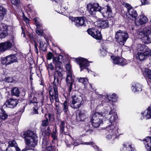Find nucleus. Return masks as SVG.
Segmentation results:
<instances>
[{
  "mask_svg": "<svg viewBox=\"0 0 151 151\" xmlns=\"http://www.w3.org/2000/svg\"><path fill=\"white\" fill-rule=\"evenodd\" d=\"M109 114L112 115L109 119V125L106 127V130L108 132L106 137L107 139H112L114 140L117 137L118 133V128L115 123L117 119V116L114 109H111Z\"/></svg>",
  "mask_w": 151,
  "mask_h": 151,
  "instance_id": "obj_1",
  "label": "nucleus"
},
{
  "mask_svg": "<svg viewBox=\"0 0 151 151\" xmlns=\"http://www.w3.org/2000/svg\"><path fill=\"white\" fill-rule=\"evenodd\" d=\"M87 10L91 14H95L96 12L98 11L100 12L105 18H109L112 16L111 8L108 5L104 8L100 6L97 3L89 4L87 6Z\"/></svg>",
  "mask_w": 151,
  "mask_h": 151,
  "instance_id": "obj_2",
  "label": "nucleus"
},
{
  "mask_svg": "<svg viewBox=\"0 0 151 151\" xmlns=\"http://www.w3.org/2000/svg\"><path fill=\"white\" fill-rule=\"evenodd\" d=\"M21 136L24 139L25 143L29 149H31L37 145V137L34 132L29 130L23 132Z\"/></svg>",
  "mask_w": 151,
  "mask_h": 151,
  "instance_id": "obj_3",
  "label": "nucleus"
},
{
  "mask_svg": "<svg viewBox=\"0 0 151 151\" xmlns=\"http://www.w3.org/2000/svg\"><path fill=\"white\" fill-rule=\"evenodd\" d=\"M137 58L140 61H143L151 56V50L145 45L139 44L136 47Z\"/></svg>",
  "mask_w": 151,
  "mask_h": 151,
  "instance_id": "obj_4",
  "label": "nucleus"
},
{
  "mask_svg": "<svg viewBox=\"0 0 151 151\" xmlns=\"http://www.w3.org/2000/svg\"><path fill=\"white\" fill-rule=\"evenodd\" d=\"M108 113L107 111L104 113L96 112L95 111H93L91 114V122L93 126L95 128L98 127L99 125L103 124V121L102 119H101L99 117L105 116L106 114Z\"/></svg>",
  "mask_w": 151,
  "mask_h": 151,
  "instance_id": "obj_5",
  "label": "nucleus"
},
{
  "mask_svg": "<svg viewBox=\"0 0 151 151\" xmlns=\"http://www.w3.org/2000/svg\"><path fill=\"white\" fill-rule=\"evenodd\" d=\"M129 37V35L125 31L119 30L116 32L115 38L116 41L121 45H124Z\"/></svg>",
  "mask_w": 151,
  "mask_h": 151,
  "instance_id": "obj_6",
  "label": "nucleus"
},
{
  "mask_svg": "<svg viewBox=\"0 0 151 151\" xmlns=\"http://www.w3.org/2000/svg\"><path fill=\"white\" fill-rule=\"evenodd\" d=\"M70 106L74 109H77L82 105L84 101L82 97L80 96H78L76 95L72 97Z\"/></svg>",
  "mask_w": 151,
  "mask_h": 151,
  "instance_id": "obj_7",
  "label": "nucleus"
},
{
  "mask_svg": "<svg viewBox=\"0 0 151 151\" xmlns=\"http://www.w3.org/2000/svg\"><path fill=\"white\" fill-rule=\"evenodd\" d=\"M62 57V56L60 55L58 57ZM53 63L55 65L56 71L59 76L61 77L62 76L61 71L63 70L62 63L59 61V58L55 57L53 59Z\"/></svg>",
  "mask_w": 151,
  "mask_h": 151,
  "instance_id": "obj_8",
  "label": "nucleus"
},
{
  "mask_svg": "<svg viewBox=\"0 0 151 151\" xmlns=\"http://www.w3.org/2000/svg\"><path fill=\"white\" fill-rule=\"evenodd\" d=\"M50 95V99L52 103L54 102V98L58 97L57 87L56 86H51L48 88Z\"/></svg>",
  "mask_w": 151,
  "mask_h": 151,
  "instance_id": "obj_9",
  "label": "nucleus"
},
{
  "mask_svg": "<svg viewBox=\"0 0 151 151\" xmlns=\"http://www.w3.org/2000/svg\"><path fill=\"white\" fill-rule=\"evenodd\" d=\"M74 76L73 74L72 73L67 72L66 81L68 88V90L70 93L72 89L73 83L74 81Z\"/></svg>",
  "mask_w": 151,
  "mask_h": 151,
  "instance_id": "obj_10",
  "label": "nucleus"
},
{
  "mask_svg": "<svg viewBox=\"0 0 151 151\" xmlns=\"http://www.w3.org/2000/svg\"><path fill=\"white\" fill-rule=\"evenodd\" d=\"M17 61L16 54L11 55L6 57L2 60L1 63L6 65H10Z\"/></svg>",
  "mask_w": 151,
  "mask_h": 151,
  "instance_id": "obj_11",
  "label": "nucleus"
},
{
  "mask_svg": "<svg viewBox=\"0 0 151 151\" xmlns=\"http://www.w3.org/2000/svg\"><path fill=\"white\" fill-rule=\"evenodd\" d=\"M89 34L97 40H100L101 38V32L96 28L90 29L87 30Z\"/></svg>",
  "mask_w": 151,
  "mask_h": 151,
  "instance_id": "obj_12",
  "label": "nucleus"
},
{
  "mask_svg": "<svg viewBox=\"0 0 151 151\" xmlns=\"http://www.w3.org/2000/svg\"><path fill=\"white\" fill-rule=\"evenodd\" d=\"M72 21L74 22L75 24L77 27L85 26L86 25L85 19L83 17H72Z\"/></svg>",
  "mask_w": 151,
  "mask_h": 151,
  "instance_id": "obj_13",
  "label": "nucleus"
},
{
  "mask_svg": "<svg viewBox=\"0 0 151 151\" xmlns=\"http://www.w3.org/2000/svg\"><path fill=\"white\" fill-rule=\"evenodd\" d=\"M77 62L79 65L81 71L84 69H86L88 72H89V70L87 68L89 65V64L87 60L82 58H80L78 59Z\"/></svg>",
  "mask_w": 151,
  "mask_h": 151,
  "instance_id": "obj_14",
  "label": "nucleus"
},
{
  "mask_svg": "<svg viewBox=\"0 0 151 151\" xmlns=\"http://www.w3.org/2000/svg\"><path fill=\"white\" fill-rule=\"evenodd\" d=\"M17 146V144L14 140L10 141L9 142V145L6 149V151H20V149Z\"/></svg>",
  "mask_w": 151,
  "mask_h": 151,
  "instance_id": "obj_15",
  "label": "nucleus"
},
{
  "mask_svg": "<svg viewBox=\"0 0 151 151\" xmlns=\"http://www.w3.org/2000/svg\"><path fill=\"white\" fill-rule=\"evenodd\" d=\"M111 59L112 62L115 64H118L120 65H124L126 64V60L123 58L119 56H113L111 57Z\"/></svg>",
  "mask_w": 151,
  "mask_h": 151,
  "instance_id": "obj_16",
  "label": "nucleus"
},
{
  "mask_svg": "<svg viewBox=\"0 0 151 151\" xmlns=\"http://www.w3.org/2000/svg\"><path fill=\"white\" fill-rule=\"evenodd\" d=\"M8 27L4 24H0V38H4L7 36Z\"/></svg>",
  "mask_w": 151,
  "mask_h": 151,
  "instance_id": "obj_17",
  "label": "nucleus"
},
{
  "mask_svg": "<svg viewBox=\"0 0 151 151\" xmlns=\"http://www.w3.org/2000/svg\"><path fill=\"white\" fill-rule=\"evenodd\" d=\"M12 46L11 42L9 41L0 43V51L4 52L10 48Z\"/></svg>",
  "mask_w": 151,
  "mask_h": 151,
  "instance_id": "obj_18",
  "label": "nucleus"
},
{
  "mask_svg": "<svg viewBox=\"0 0 151 151\" xmlns=\"http://www.w3.org/2000/svg\"><path fill=\"white\" fill-rule=\"evenodd\" d=\"M18 103V101L17 99H11L6 101L5 105L7 107L13 108L16 106Z\"/></svg>",
  "mask_w": 151,
  "mask_h": 151,
  "instance_id": "obj_19",
  "label": "nucleus"
},
{
  "mask_svg": "<svg viewBox=\"0 0 151 151\" xmlns=\"http://www.w3.org/2000/svg\"><path fill=\"white\" fill-rule=\"evenodd\" d=\"M121 151H136L132 146L131 142H128L123 144V147L121 149Z\"/></svg>",
  "mask_w": 151,
  "mask_h": 151,
  "instance_id": "obj_20",
  "label": "nucleus"
},
{
  "mask_svg": "<svg viewBox=\"0 0 151 151\" xmlns=\"http://www.w3.org/2000/svg\"><path fill=\"white\" fill-rule=\"evenodd\" d=\"M30 100V104H33L34 107H33V114H37L38 112L37 111L38 110V106L37 103L38 102L37 101V99L36 97H33L32 99H29Z\"/></svg>",
  "mask_w": 151,
  "mask_h": 151,
  "instance_id": "obj_21",
  "label": "nucleus"
},
{
  "mask_svg": "<svg viewBox=\"0 0 151 151\" xmlns=\"http://www.w3.org/2000/svg\"><path fill=\"white\" fill-rule=\"evenodd\" d=\"M135 21L136 25L138 26L144 24L148 21L147 18L145 16L143 15L139 16Z\"/></svg>",
  "mask_w": 151,
  "mask_h": 151,
  "instance_id": "obj_22",
  "label": "nucleus"
},
{
  "mask_svg": "<svg viewBox=\"0 0 151 151\" xmlns=\"http://www.w3.org/2000/svg\"><path fill=\"white\" fill-rule=\"evenodd\" d=\"M142 87L141 84L136 82L132 83L131 86V90L134 92L141 91L142 90Z\"/></svg>",
  "mask_w": 151,
  "mask_h": 151,
  "instance_id": "obj_23",
  "label": "nucleus"
},
{
  "mask_svg": "<svg viewBox=\"0 0 151 151\" xmlns=\"http://www.w3.org/2000/svg\"><path fill=\"white\" fill-rule=\"evenodd\" d=\"M34 20L35 22L36 25L37 26L36 33L38 35H43V30L42 29V24L40 23L37 21L36 19H34Z\"/></svg>",
  "mask_w": 151,
  "mask_h": 151,
  "instance_id": "obj_24",
  "label": "nucleus"
},
{
  "mask_svg": "<svg viewBox=\"0 0 151 151\" xmlns=\"http://www.w3.org/2000/svg\"><path fill=\"white\" fill-rule=\"evenodd\" d=\"M143 141L147 151H151V137H147Z\"/></svg>",
  "mask_w": 151,
  "mask_h": 151,
  "instance_id": "obj_25",
  "label": "nucleus"
},
{
  "mask_svg": "<svg viewBox=\"0 0 151 151\" xmlns=\"http://www.w3.org/2000/svg\"><path fill=\"white\" fill-rule=\"evenodd\" d=\"M143 116L141 118L142 119L145 118L146 119L151 118V106L148 107L144 112L142 113Z\"/></svg>",
  "mask_w": 151,
  "mask_h": 151,
  "instance_id": "obj_26",
  "label": "nucleus"
},
{
  "mask_svg": "<svg viewBox=\"0 0 151 151\" xmlns=\"http://www.w3.org/2000/svg\"><path fill=\"white\" fill-rule=\"evenodd\" d=\"M129 16L128 18L133 20H135L138 15L136 11L133 9H131L128 11Z\"/></svg>",
  "mask_w": 151,
  "mask_h": 151,
  "instance_id": "obj_27",
  "label": "nucleus"
},
{
  "mask_svg": "<svg viewBox=\"0 0 151 151\" xmlns=\"http://www.w3.org/2000/svg\"><path fill=\"white\" fill-rule=\"evenodd\" d=\"M144 75L146 78L147 83L150 84L151 80V70L148 69H146L144 73Z\"/></svg>",
  "mask_w": 151,
  "mask_h": 151,
  "instance_id": "obj_28",
  "label": "nucleus"
},
{
  "mask_svg": "<svg viewBox=\"0 0 151 151\" xmlns=\"http://www.w3.org/2000/svg\"><path fill=\"white\" fill-rule=\"evenodd\" d=\"M85 111L83 110L80 111L78 113V115L76 116V118L78 121H83L86 118Z\"/></svg>",
  "mask_w": 151,
  "mask_h": 151,
  "instance_id": "obj_29",
  "label": "nucleus"
},
{
  "mask_svg": "<svg viewBox=\"0 0 151 151\" xmlns=\"http://www.w3.org/2000/svg\"><path fill=\"white\" fill-rule=\"evenodd\" d=\"M8 116L6 111L2 108H0V119L3 120L6 119Z\"/></svg>",
  "mask_w": 151,
  "mask_h": 151,
  "instance_id": "obj_30",
  "label": "nucleus"
},
{
  "mask_svg": "<svg viewBox=\"0 0 151 151\" xmlns=\"http://www.w3.org/2000/svg\"><path fill=\"white\" fill-rule=\"evenodd\" d=\"M99 26L103 28H105L109 27V24L108 20H102L99 22L98 23Z\"/></svg>",
  "mask_w": 151,
  "mask_h": 151,
  "instance_id": "obj_31",
  "label": "nucleus"
},
{
  "mask_svg": "<svg viewBox=\"0 0 151 151\" xmlns=\"http://www.w3.org/2000/svg\"><path fill=\"white\" fill-rule=\"evenodd\" d=\"M142 42L146 44H149L151 43V39L147 35L144 36L141 38Z\"/></svg>",
  "mask_w": 151,
  "mask_h": 151,
  "instance_id": "obj_32",
  "label": "nucleus"
},
{
  "mask_svg": "<svg viewBox=\"0 0 151 151\" xmlns=\"http://www.w3.org/2000/svg\"><path fill=\"white\" fill-rule=\"evenodd\" d=\"M62 104L63 105L62 107L63 111L65 113H67L68 111V101L65 100Z\"/></svg>",
  "mask_w": 151,
  "mask_h": 151,
  "instance_id": "obj_33",
  "label": "nucleus"
},
{
  "mask_svg": "<svg viewBox=\"0 0 151 151\" xmlns=\"http://www.w3.org/2000/svg\"><path fill=\"white\" fill-rule=\"evenodd\" d=\"M6 9L4 7L0 5V19H2L4 16L5 15Z\"/></svg>",
  "mask_w": 151,
  "mask_h": 151,
  "instance_id": "obj_34",
  "label": "nucleus"
},
{
  "mask_svg": "<svg viewBox=\"0 0 151 151\" xmlns=\"http://www.w3.org/2000/svg\"><path fill=\"white\" fill-rule=\"evenodd\" d=\"M107 97L109 101L113 102L116 101L117 100V97L114 93L109 95H107Z\"/></svg>",
  "mask_w": 151,
  "mask_h": 151,
  "instance_id": "obj_35",
  "label": "nucleus"
},
{
  "mask_svg": "<svg viewBox=\"0 0 151 151\" xmlns=\"http://www.w3.org/2000/svg\"><path fill=\"white\" fill-rule=\"evenodd\" d=\"M50 143L48 141V140L46 138H44L42 142V148L45 149L49 145H50Z\"/></svg>",
  "mask_w": 151,
  "mask_h": 151,
  "instance_id": "obj_36",
  "label": "nucleus"
},
{
  "mask_svg": "<svg viewBox=\"0 0 151 151\" xmlns=\"http://www.w3.org/2000/svg\"><path fill=\"white\" fill-rule=\"evenodd\" d=\"M58 134L56 131V129L55 128V130H53L51 134V136L53 139L52 142H53V141L58 140Z\"/></svg>",
  "mask_w": 151,
  "mask_h": 151,
  "instance_id": "obj_37",
  "label": "nucleus"
},
{
  "mask_svg": "<svg viewBox=\"0 0 151 151\" xmlns=\"http://www.w3.org/2000/svg\"><path fill=\"white\" fill-rule=\"evenodd\" d=\"M12 94L13 95H15L18 96L20 93V91L18 88L17 87L13 88L11 91Z\"/></svg>",
  "mask_w": 151,
  "mask_h": 151,
  "instance_id": "obj_38",
  "label": "nucleus"
},
{
  "mask_svg": "<svg viewBox=\"0 0 151 151\" xmlns=\"http://www.w3.org/2000/svg\"><path fill=\"white\" fill-rule=\"evenodd\" d=\"M77 80H78L79 82L82 83L84 84H87L88 83V80L87 78H78Z\"/></svg>",
  "mask_w": 151,
  "mask_h": 151,
  "instance_id": "obj_39",
  "label": "nucleus"
},
{
  "mask_svg": "<svg viewBox=\"0 0 151 151\" xmlns=\"http://www.w3.org/2000/svg\"><path fill=\"white\" fill-rule=\"evenodd\" d=\"M40 47L42 51H45L46 49V45L45 42L40 41Z\"/></svg>",
  "mask_w": 151,
  "mask_h": 151,
  "instance_id": "obj_40",
  "label": "nucleus"
},
{
  "mask_svg": "<svg viewBox=\"0 0 151 151\" xmlns=\"http://www.w3.org/2000/svg\"><path fill=\"white\" fill-rule=\"evenodd\" d=\"M60 123V132L61 133H63L64 132L65 128V122L63 121H61Z\"/></svg>",
  "mask_w": 151,
  "mask_h": 151,
  "instance_id": "obj_41",
  "label": "nucleus"
},
{
  "mask_svg": "<svg viewBox=\"0 0 151 151\" xmlns=\"http://www.w3.org/2000/svg\"><path fill=\"white\" fill-rule=\"evenodd\" d=\"M49 124V122L47 118H46L45 120H43L42 121V125L43 126H47Z\"/></svg>",
  "mask_w": 151,
  "mask_h": 151,
  "instance_id": "obj_42",
  "label": "nucleus"
},
{
  "mask_svg": "<svg viewBox=\"0 0 151 151\" xmlns=\"http://www.w3.org/2000/svg\"><path fill=\"white\" fill-rule=\"evenodd\" d=\"M11 2L12 5L18 6L19 3V0H11Z\"/></svg>",
  "mask_w": 151,
  "mask_h": 151,
  "instance_id": "obj_43",
  "label": "nucleus"
},
{
  "mask_svg": "<svg viewBox=\"0 0 151 151\" xmlns=\"http://www.w3.org/2000/svg\"><path fill=\"white\" fill-rule=\"evenodd\" d=\"M65 68L67 71V72H70L72 73V71L71 70V66L69 63L65 65Z\"/></svg>",
  "mask_w": 151,
  "mask_h": 151,
  "instance_id": "obj_44",
  "label": "nucleus"
},
{
  "mask_svg": "<svg viewBox=\"0 0 151 151\" xmlns=\"http://www.w3.org/2000/svg\"><path fill=\"white\" fill-rule=\"evenodd\" d=\"M137 33L139 35H144L145 34L146 32L143 29H140L137 31Z\"/></svg>",
  "mask_w": 151,
  "mask_h": 151,
  "instance_id": "obj_45",
  "label": "nucleus"
},
{
  "mask_svg": "<svg viewBox=\"0 0 151 151\" xmlns=\"http://www.w3.org/2000/svg\"><path fill=\"white\" fill-rule=\"evenodd\" d=\"M122 4L125 7L127 8L128 12L129 11V9H133L132 6L130 5L128 3H123Z\"/></svg>",
  "mask_w": 151,
  "mask_h": 151,
  "instance_id": "obj_46",
  "label": "nucleus"
},
{
  "mask_svg": "<svg viewBox=\"0 0 151 151\" xmlns=\"http://www.w3.org/2000/svg\"><path fill=\"white\" fill-rule=\"evenodd\" d=\"M58 84V80L57 78H56L55 76H54V81L53 82V85L52 86H57Z\"/></svg>",
  "mask_w": 151,
  "mask_h": 151,
  "instance_id": "obj_47",
  "label": "nucleus"
},
{
  "mask_svg": "<svg viewBox=\"0 0 151 151\" xmlns=\"http://www.w3.org/2000/svg\"><path fill=\"white\" fill-rule=\"evenodd\" d=\"M51 132V130L50 129L49 127H47V129L45 131V133L46 135L49 136Z\"/></svg>",
  "mask_w": 151,
  "mask_h": 151,
  "instance_id": "obj_48",
  "label": "nucleus"
},
{
  "mask_svg": "<svg viewBox=\"0 0 151 151\" xmlns=\"http://www.w3.org/2000/svg\"><path fill=\"white\" fill-rule=\"evenodd\" d=\"M54 99H55V106L56 107H58V106L59 105V100L58 99V97H56V98H54Z\"/></svg>",
  "mask_w": 151,
  "mask_h": 151,
  "instance_id": "obj_49",
  "label": "nucleus"
},
{
  "mask_svg": "<svg viewBox=\"0 0 151 151\" xmlns=\"http://www.w3.org/2000/svg\"><path fill=\"white\" fill-rule=\"evenodd\" d=\"M100 51L101 55L104 56L106 55L107 51H106L105 50L103 49L102 50H100Z\"/></svg>",
  "mask_w": 151,
  "mask_h": 151,
  "instance_id": "obj_50",
  "label": "nucleus"
},
{
  "mask_svg": "<svg viewBox=\"0 0 151 151\" xmlns=\"http://www.w3.org/2000/svg\"><path fill=\"white\" fill-rule=\"evenodd\" d=\"M46 148L48 151H52L53 149V147L51 146L50 144V145H48Z\"/></svg>",
  "mask_w": 151,
  "mask_h": 151,
  "instance_id": "obj_51",
  "label": "nucleus"
},
{
  "mask_svg": "<svg viewBox=\"0 0 151 151\" xmlns=\"http://www.w3.org/2000/svg\"><path fill=\"white\" fill-rule=\"evenodd\" d=\"M53 55L52 54L51 52H49L47 54V59L48 60H51L53 57Z\"/></svg>",
  "mask_w": 151,
  "mask_h": 151,
  "instance_id": "obj_52",
  "label": "nucleus"
},
{
  "mask_svg": "<svg viewBox=\"0 0 151 151\" xmlns=\"http://www.w3.org/2000/svg\"><path fill=\"white\" fill-rule=\"evenodd\" d=\"M47 68L48 69H49L51 70H53L54 68V66L52 63H50L48 65Z\"/></svg>",
  "mask_w": 151,
  "mask_h": 151,
  "instance_id": "obj_53",
  "label": "nucleus"
},
{
  "mask_svg": "<svg viewBox=\"0 0 151 151\" xmlns=\"http://www.w3.org/2000/svg\"><path fill=\"white\" fill-rule=\"evenodd\" d=\"M141 1L142 4L144 5L148 4L149 3L148 0H141Z\"/></svg>",
  "mask_w": 151,
  "mask_h": 151,
  "instance_id": "obj_54",
  "label": "nucleus"
},
{
  "mask_svg": "<svg viewBox=\"0 0 151 151\" xmlns=\"http://www.w3.org/2000/svg\"><path fill=\"white\" fill-rule=\"evenodd\" d=\"M48 116L50 120H52L53 119V115L52 114L49 113L48 114Z\"/></svg>",
  "mask_w": 151,
  "mask_h": 151,
  "instance_id": "obj_55",
  "label": "nucleus"
},
{
  "mask_svg": "<svg viewBox=\"0 0 151 151\" xmlns=\"http://www.w3.org/2000/svg\"><path fill=\"white\" fill-rule=\"evenodd\" d=\"M34 46H35V51L37 54H38L39 52H38V48L37 47V45L36 43H35V45H34Z\"/></svg>",
  "mask_w": 151,
  "mask_h": 151,
  "instance_id": "obj_56",
  "label": "nucleus"
},
{
  "mask_svg": "<svg viewBox=\"0 0 151 151\" xmlns=\"http://www.w3.org/2000/svg\"><path fill=\"white\" fill-rule=\"evenodd\" d=\"M83 144L86 145H93V143L92 142H84V143H83Z\"/></svg>",
  "mask_w": 151,
  "mask_h": 151,
  "instance_id": "obj_57",
  "label": "nucleus"
},
{
  "mask_svg": "<svg viewBox=\"0 0 151 151\" xmlns=\"http://www.w3.org/2000/svg\"><path fill=\"white\" fill-rule=\"evenodd\" d=\"M23 19L26 22V23H29V19L27 17H24Z\"/></svg>",
  "mask_w": 151,
  "mask_h": 151,
  "instance_id": "obj_58",
  "label": "nucleus"
},
{
  "mask_svg": "<svg viewBox=\"0 0 151 151\" xmlns=\"http://www.w3.org/2000/svg\"><path fill=\"white\" fill-rule=\"evenodd\" d=\"M22 29V35H23V37H25V34L24 31L23 30V27H21Z\"/></svg>",
  "mask_w": 151,
  "mask_h": 151,
  "instance_id": "obj_59",
  "label": "nucleus"
},
{
  "mask_svg": "<svg viewBox=\"0 0 151 151\" xmlns=\"http://www.w3.org/2000/svg\"><path fill=\"white\" fill-rule=\"evenodd\" d=\"M57 111L56 113V114L60 115V113L59 111V109L58 108L57 109Z\"/></svg>",
  "mask_w": 151,
  "mask_h": 151,
  "instance_id": "obj_60",
  "label": "nucleus"
},
{
  "mask_svg": "<svg viewBox=\"0 0 151 151\" xmlns=\"http://www.w3.org/2000/svg\"><path fill=\"white\" fill-rule=\"evenodd\" d=\"M29 35L31 39L32 40L33 39V37L32 35L31 34H29Z\"/></svg>",
  "mask_w": 151,
  "mask_h": 151,
  "instance_id": "obj_61",
  "label": "nucleus"
},
{
  "mask_svg": "<svg viewBox=\"0 0 151 151\" xmlns=\"http://www.w3.org/2000/svg\"><path fill=\"white\" fill-rule=\"evenodd\" d=\"M72 144L75 146H77L78 145V144L77 143H76L75 142H72Z\"/></svg>",
  "mask_w": 151,
  "mask_h": 151,
  "instance_id": "obj_62",
  "label": "nucleus"
},
{
  "mask_svg": "<svg viewBox=\"0 0 151 151\" xmlns=\"http://www.w3.org/2000/svg\"><path fill=\"white\" fill-rule=\"evenodd\" d=\"M42 98L41 101V103L42 105V103L44 102V98H43V95H42Z\"/></svg>",
  "mask_w": 151,
  "mask_h": 151,
  "instance_id": "obj_63",
  "label": "nucleus"
},
{
  "mask_svg": "<svg viewBox=\"0 0 151 151\" xmlns=\"http://www.w3.org/2000/svg\"><path fill=\"white\" fill-rule=\"evenodd\" d=\"M24 111V109H22L20 111H20V112L21 113H23Z\"/></svg>",
  "mask_w": 151,
  "mask_h": 151,
  "instance_id": "obj_64",
  "label": "nucleus"
}]
</instances>
